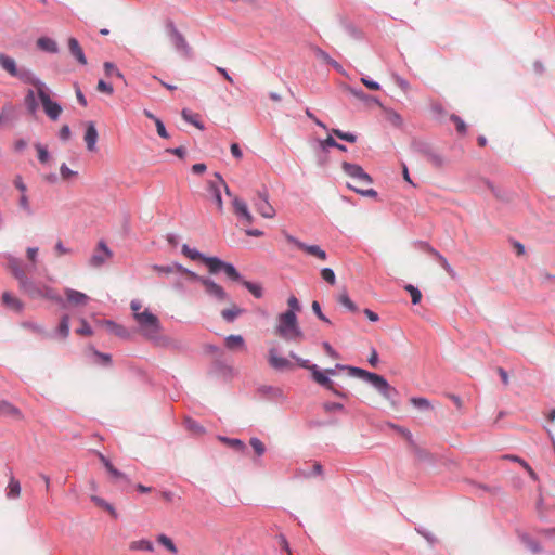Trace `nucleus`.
<instances>
[{
	"label": "nucleus",
	"instance_id": "f257e3e1",
	"mask_svg": "<svg viewBox=\"0 0 555 555\" xmlns=\"http://www.w3.org/2000/svg\"><path fill=\"white\" fill-rule=\"evenodd\" d=\"M130 308L133 311V319L138 325V332L147 340L157 346H167L169 340L160 335L162 324L159 319L147 308L142 310L138 300H132Z\"/></svg>",
	"mask_w": 555,
	"mask_h": 555
},
{
	"label": "nucleus",
	"instance_id": "f03ea898",
	"mask_svg": "<svg viewBox=\"0 0 555 555\" xmlns=\"http://www.w3.org/2000/svg\"><path fill=\"white\" fill-rule=\"evenodd\" d=\"M182 254L191 260H201L205 263L211 274L223 271L225 275L232 281H240L241 274L231 263L224 262L217 257H207L198 250L191 248L189 245L183 244L181 248Z\"/></svg>",
	"mask_w": 555,
	"mask_h": 555
},
{
	"label": "nucleus",
	"instance_id": "7ed1b4c3",
	"mask_svg": "<svg viewBox=\"0 0 555 555\" xmlns=\"http://www.w3.org/2000/svg\"><path fill=\"white\" fill-rule=\"evenodd\" d=\"M274 333L287 341L300 343L304 339V333L299 327L297 315L293 311H285L279 314Z\"/></svg>",
	"mask_w": 555,
	"mask_h": 555
},
{
	"label": "nucleus",
	"instance_id": "20e7f679",
	"mask_svg": "<svg viewBox=\"0 0 555 555\" xmlns=\"http://www.w3.org/2000/svg\"><path fill=\"white\" fill-rule=\"evenodd\" d=\"M344 172L354 180V184H348V188L354 192L367 196L375 197L377 192L373 189H365L372 183V178L363 170V168L357 164L344 162L341 164Z\"/></svg>",
	"mask_w": 555,
	"mask_h": 555
},
{
	"label": "nucleus",
	"instance_id": "39448f33",
	"mask_svg": "<svg viewBox=\"0 0 555 555\" xmlns=\"http://www.w3.org/2000/svg\"><path fill=\"white\" fill-rule=\"evenodd\" d=\"M337 367L341 370H347L350 375L363 378L366 382L371 383L386 400H392L393 397L397 396L398 393L396 388L390 386L389 383L382 375L349 365H337Z\"/></svg>",
	"mask_w": 555,
	"mask_h": 555
},
{
	"label": "nucleus",
	"instance_id": "423d86ee",
	"mask_svg": "<svg viewBox=\"0 0 555 555\" xmlns=\"http://www.w3.org/2000/svg\"><path fill=\"white\" fill-rule=\"evenodd\" d=\"M20 288L33 299L47 298L49 300L62 304V297L51 287L47 285H37L29 279L24 281Z\"/></svg>",
	"mask_w": 555,
	"mask_h": 555
},
{
	"label": "nucleus",
	"instance_id": "0eeeda50",
	"mask_svg": "<svg viewBox=\"0 0 555 555\" xmlns=\"http://www.w3.org/2000/svg\"><path fill=\"white\" fill-rule=\"evenodd\" d=\"M33 85L37 89L38 98L41 101L46 114L52 120H56L62 113V107L50 99L49 94L46 92V86L41 81L35 80Z\"/></svg>",
	"mask_w": 555,
	"mask_h": 555
},
{
	"label": "nucleus",
	"instance_id": "6e6552de",
	"mask_svg": "<svg viewBox=\"0 0 555 555\" xmlns=\"http://www.w3.org/2000/svg\"><path fill=\"white\" fill-rule=\"evenodd\" d=\"M291 357L296 360L300 367L309 370L312 373L313 379L318 384H320L321 386L325 387L328 390H332L334 393L340 396L338 391L334 390L333 382L323 372L319 371L315 364H310L308 360L301 359L294 353H291Z\"/></svg>",
	"mask_w": 555,
	"mask_h": 555
},
{
	"label": "nucleus",
	"instance_id": "1a4fd4ad",
	"mask_svg": "<svg viewBox=\"0 0 555 555\" xmlns=\"http://www.w3.org/2000/svg\"><path fill=\"white\" fill-rule=\"evenodd\" d=\"M166 34L172 43L173 48L183 56L190 55V47L184 36L178 30L172 21H167L165 24Z\"/></svg>",
	"mask_w": 555,
	"mask_h": 555
},
{
	"label": "nucleus",
	"instance_id": "9d476101",
	"mask_svg": "<svg viewBox=\"0 0 555 555\" xmlns=\"http://www.w3.org/2000/svg\"><path fill=\"white\" fill-rule=\"evenodd\" d=\"M0 67L12 77H16L25 82L33 83L34 81L27 70L18 69L16 61L4 53H0Z\"/></svg>",
	"mask_w": 555,
	"mask_h": 555
},
{
	"label": "nucleus",
	"instance_id": "9b49d317",
	"mask_svg": "<svg viewBox=\"0 0 555 555\" xmlns=\"http://www.w3.org/2000/svg\"><path fill=\"white\" fill-rule=\"evenodd\" d=\"M285 238H286V241L288 243L294 244L296 247H298L299 249H301L306 254H308V255H310L312 257H315V258H318V259H320L322 261L326 260V253L320 246H318V245H307V244L298 241L297 238H295L294 236H292L289 234H286Z\"/></svg>",
	"mask_w": 555,
	"mask_h": 555
},
{
	"label": "nucleus",
	"instance_id": "f8f14e48",
	"mask_svg": "<svg viewBox=\"0 0 555 555\" xmlns=\"http://www.w3.org/2000/svg\"><path fill=\"white\" fill-rule=\"evenodd\" d=\"M223 186L227 194L230 195L229 188L225 183V181L222 179V177L219 173H215V180H210L208 182V191L212 194L215 198V203L219 210H222L223 203L221 198V192L220 188Z\"/></svg>",
	"mask_w": 555,
	"mask_h": 555
},
{
	"label": "nucleus",
	"instance_id": "ddd939ff",
	"mask_svg": "<svg viewBox=\"0 0 555 555\" xmlns=\"http://www.w3.org/2000/svg\"><path fill=\"white\" fill-rule=\"evenodd\" d=\"M254 207L263 218L272 219L275 216V209L269 203L266 193H258L257 198L254 199Z\"/></svg>",
	"mask_w": 555,
	"mask_h": 555
},
{
	"label": "nucleus",
	"instance_id": "4468645a",
	"mask_svg": "<svg viewBox=\"0 0 555 555\" xmlns=\"http://www.w3.org/2000/svg\"><path fill=\"white\" fill-rule=\"evenodd\" d=\"M113 256L111 249L104 242H99L93 255L90 258V266L99 268L104 264Z\"/></svg>",
	"mask_w": 555,
	"mask_h": 555
},
{
	"label": "nucleus",
	"instance_id": "2eb2a0df",
	"mask_svg": "<svg viewBox=\"0 0 555 555\" xmlns=\"http://www.w3.org/2000/svg\"><path fill=\"white\" fill-rule=\"evenodd\" d=\"M268 361L271 367L279 371L284 370H293L294 365L293 363L284 358L279 356L278 350L275 348H271L269 350Z\"/></svg>",
	"mask_w": 555,
	"mask_h": 555
},
{
	"label": "nucleus",
	"instance_id": "dca6fc26",
	"mask_svg": "<svg viewBox=\"0 0 555 555\" xmlns=\"http://www.w3.org/2000/svg\"><path fill=\"white\" fill-rule=\"evenodd\" d=\"M202 285L205 288V292L209 295L215 297L219 301H227L228 300V294L223 289L222 286L215 283L212 280H202Z\"/></svg>",
	"mask_w": 555,
	"mask_h": 555
},
{
	"label": "nucleus",
	"instance_id": "f3484780",
	"mask_svg": "<svg viewBox=\"0 0 555 555\" xmlns=\"http://www.w3.org/2000/svg\"><path fill=\"white\" fill-rule=\"evenodd\" d=\"M232 204L234 214L241 220H243L245 224H251L254 221V217L250 214L247 204L244 201L240 199L238 197H234Z\"/></svg>",
	"mask_w": 555,
	"mask_h": 555
},
{
	"label": "nucleus",
	"instance_id": "a211bd4d",
	"mask_svg": "<svg viewBox=\"0 0 555 555\" xmlns=\"http://www.w3.org/2000/svg\"><path fill=\"white\" fill-rule=\"evenodd\" d=\"M98 138H99V134H98L94 122L93 121L87 122L83 140L86 142V146L89 152L96 151Z\"/></svg>",
	"mask_w": 555,
	"mask_h": 555
},
{
	"label": "nucleus",
	"instance_id": "6ab92c4d",
	"mask_svg": "<svg viewBox=\"0 0 555 555\" xmlns=\"http://www.w3.org/2000/svg\"><path fill=\"white\" fill-rule=\"evenodd\" d=\"M65 296L67 301L73 306H86L89 301V297L78 291L66 288L65 289Z\"/></svg>",
	"mask_w": 555,
	"mask_h": 555
},
{
	"label": "nucleus",
	"instance_id": "aec40b11",
	"mask_svg": "<svg viewBox=\"0 0 555 555\" xmlns=\"http://www.w3.org/2000/svg\"><path fill=\"white\" fill-rule=\"evenodd\" d=\"M8 268L10 269L12 274L15 276V279L18 281L20 285L28 279L26 275V271L22 267V263L18 259L10 258Z\"/></svg>",
	"mask_w": 555,
	"mask_h": 555
},
{
	"label": "nucleus",
	"instance_id": "412c9836",
	"mask_svg": "<svg viewBox=\"0 0 555 555\" xmlns=\"http://www.w3.org/2000/svg\"><path fill=\"white\" fill-rule=\"evenodd\" d=\"M68 49L70 54L77 60L79 64H87V59L85 56L83 50L76 38L70 37L68 39Z\"/></svg>",
	"mask_w": 555,
	"mask_h": 555
},
{
	"label": "nucleus",
	"instance_id": "4be33fe9",
	"mask_svg": "<svg viewBox=\"0 0 555 555\" xmlns=\"http://www.w3.org/2000/svg\"><path fill=\"white\" fill-rule=\"evenodd\" d=\"M98 457L101 463L105 466L106 470L114 480H126L127 477L124 473L114 467V465L106 459L102 453L98 452Z\"/></svg>",
	"mask_w": 555,
	"mask_h": 555
},
{
	"label": "nucleus",
	"instance_id": "5701e85b",
	"mask_svg": "<svg viewBox=\"0 0 555 555\" xmlns=\"http://www.w3.org/2000/svg\"><path fill=\"white\" fill-rule=\"evenodd\" d=\"M21 491L22 488L20 481L13 475H11L9 477V483L7 487V499L17 500L21 496Z\"/></svg>",
	"mask_w": 555,
	"mask_h": 555
},
{
	"label": "nucleus",
	"instance_id": "b1692460",
	"mask_svg": "<svg viewBox=\"0 0 555 555\" xmlns=\"http://www.w3.org/2000/svg\"><path fill=\"white\" fill-rule=\"evenodd\" d=\"M1 415L10 416L15 420L23 418L22 412L16 406L12 405L11 403H9L7 401L0 402V416Z\"/></svg>",
	"mask_w": 555,
	"mask_h": 555
},
{
	"label": "nucleus",
	"instance_id": "393cba45",
	"mask_svg": "<svg viewBox=\"0 0 555 555\" xmlns=\"http://www.w3.org/2000/svg\"><path fill=\"white\" fill-rule=\"evenodd\" d=\"M37 46L39 49L50 53H56L59 51L56 41L49 37H40L37 40Z\"/></svg>",
	"mask_w": 555,
	"mask_h": 555
},
{
	"label": "nucleus",
	"instance_id": "a878e982",
	"mask_svg": "<svg viewBox=\"0 0 555 555\" xmlns=\"http://www.w3.org/2000/svg\"><path fill=\"white\" fill-rule=\"evenodd\" d=\"M384 111L385 119L392 125L393 127H401L403 125V119L399 113L391 108L382 107Z\"/></svg>",
	"mask_w": 555,
	"mask_h": 555
},
{
	"label": "nucleus",
	"instance_id": "bb28decb",
	"mask_svg": "<svg viewBox=\"0 0 555 555\" xmlns=\"http://www.w3.org/2000/svg\"><path fill=\"white\" fill-rule=\"evenodd\" d=\"M3 304L11 310L20 311L23 307L21 300L9 292L2 294Z\"/></svg>",
	"mask_w": 555,
	"mask_h": 555
},
{
	"label": "nucleus",
	"instance_id": "cd10ccee",
	"mask_svg": "<svg viewBox=\"0 0 555 555\" xmlns=\"http://www.w3.org/2000/svg\"><path fill=\"white\" fill-rule=\"evenodd\" d=\"M346 90L351 94L353 95L354 98H357L358 100L360 101H363V102H373L375 103L376 105H378L379 107H383L382 103L379 102L378 99L374 98V96H370L367 94H365L363 91L361 90H357L354 88H351V87H347Z\"/></svg>",
	"mask_w": 555,
	"mask_h": 555
},
{
	"label": "nucleus",
	"instance_id": "c85d7f7f",
	"mask_svg": "<svg viewBox=\"0 0 555 555\" xmlns=\"http://www.w3.org/2000/svg\"><path fill=\"white\" fill-rule=\"evenodd\" d=\"M130 551H145V552H153L154 545L150 540L141 539L130 542L129 544Z\"/></svg>",
	"mask_w": 555,
	"mask_h": 555
},
{
	"label": "nucleus",
	"instance_id": "c756f323",
	"mask_svg": "<svg viewBox=\"0 0 555 555\" xmlns=\"http://www.w3.org/2000/svg\"><path fill=\"white\" fill-rule=\"evenodd\" d=\"M428 253H430L431 255H434L437 260L439 261V263L441 264V267L447 271V273L451 276V278H454L455 276V271L453 270V268L450 266V263L448 262V260L446 259V257H443L438 250L434 249L433 247H428Z\"/></svg>",
	"mask_w": 555,
	"mask_h": 555
},
{
	"label": "nucleus",
	"instance_id": "7c9ffc66",
	"mask_svg": "<svg viewBox=\"0 0 555 555\" xmlns=\"http://www.w3.org/2000/svg\"><path fill=\"white\" fill-rule=\"evenodd\" d=\"M225 346L230 350L243 349L245 341L241 335H230L225 338Z\"/></svg>",
	"mask_w": 555,
	"mask_h": 555
},
{
	"label": "nucleus",
	"instance_id": "2f4dec72",
	"mask_svg": "<svg viewBox=\"0 0 555 555\" xmlns=\"http://www.w3.org/2000/svg\"><path fill=\"white\" fill-rule=\"evenodd\" d=\"M152 269L155 272H157L158 274L169 275V274L176 273V272L180 273V270H182V266L179 264V263H172L170 266H157V264H154L152 267Z\"/></svg>",
	"mask_w": 555,
	"mask_h": 555
},
{
	"label": "nucleus",
	"instance_id": "473e14b6",
	"mask_svg": "<svg viewBox=\"0 0 555 555\" xmlns=\"http://www.w3.org/2000/svg\"><path fill=\"white\" fill-rule=\"evenodd\" d=\"M181 116H182V118H183L185 121H188V122H190V124L194 125L196 128H198V129H201V130H203V129H204L203 124L198 120V115H197V114H192L189 109H185V108H184V109H182V112H181Z\"/></svg>",
	"mask_w": 555,
	"mask_h": 555
},
{
	"label": "nucleus",
	"instance_id": "72a5a7b5",
	"mask_svg": "<svg viewBox=\"0 0 555 555\" xmlns=\"http://www.w3.org/2000/svg\"><path fill=\"white\" fill-rule=\"evenodd\" d=\"M57 334L62 339H65L69 335V317L63 315L56 330Z\"/></svg>",
	"mask_w": 555,
	"mask_h": 555
},
{
	"label": "nucleus",
	"instance_id": "f704fd0d",
	"mask_svg": "<svg viewBox=\"0 0 555 555\" xmlns=\"http://www.w3.org/2000/svg\"><path fill=\"white\" fill-rule=\"evenodd\" d=\"M91 500L96 506L107 511L113 517H115V518L117 517V513H116L115 508L109 503H107L105 500H103L102 498L96 496V495H92Z\"/></svg>",
	"mask_w": 555,
	"mask_h": 555
},
{
	"label": "nucleus",
	"instance_id": "c9c22d12",
	"mask_svg": "<svg viewBox=\"0 0 555 555\" xmlns=\"http://www.w3.org/2000/svg\"><path fill=\"white\" fill-rule=\"evenodd\" d=\"M13 109L11 106H4L0 112V129L7 127L12 119Z\"/></svg>",
	"mask_w": 555,
	"mask_h": 555
},
{
	"label": "nucleus",
	"instance_id": "e433bc0d",
	"mask_svg": "<svg viewBox=\"0 0 555 555\" xmlns=\"http://www.w3.org/2000/svg\"><path fill=\"white\" fill-rule=\"evenodd\" d=\"M505 459L507 460H511L513 462H521V466L528 472L529 476L533 479V480H537L538 479V476L535 474V472L531 468V466L525 461L522 460L521 457L517 456V455H506Z\"/></svg>",
	"mask_w": 555,
	"mask_h": 555
},
{
	"label": "nucleus",
	"instance_id": "4c0bfd02",
	"mask_svg": "<svg viewBox=\"0 0 555 555\" xmlns=\"http://www.w3.org/2000/svg\"><path fill=\"white\" fill-rule=\"evenodd\" d=\"M410 403L420 409V410H430L433 409V404L430 403V401L426 398H416V397H413L410 399Z\"/></svg>",
	"mask_w": 555,
	"mask_h": 555
},
{
	"label": "nucleus",
	"instance_id": "58836bf2",
	"mask_svg": "<svg viewBox=\"0 0 555 555\" xmlns=\"http://www.w3.org/2000/svg\"><path fill=\"white\" fill-rule=\"evenodd\" d=\"M157 542L159 544H162L163 546H165L170 553L172 554H177L178 550L175 545V543L172 542V540L170 538H168L167 535L165 534H159L157 537Z\"/></svg>",
	"mask_w": 555,
	"mask_h": 555
},
{
	"label": "nucleus",
	"instance_id": "ea45409f",
	"mask_svg": "<svg viewBox=\"0 0 555 555\" xmlns=\"http://www.w3.org/2000/svg\"><path fill=\"white\" fill-rule=\"evenodd\" d=\"M338 302L352 312H356L358 310L357 306L350 299V297L348 296V294L346 292L339 294Z\"/></svg>",
	"mask_w": 555,
	"mask_h": 555
},
{
	"label": "nucleus",
	"instance_id": "a19ab883",
	"mask_svg": "<svg viewBox=\"0 0 555 555\" xmlns=\"http://www.w3.org/2000/svg\"><path fill=\"white\" fill-rule=\"evenodd\" d=\"M220 440L237 451L243 452L246 449L245 443L240 439H231V438L220 437Z\"/></svg>",
	"mask_w": 555,
	"mask_h": 555
},
{
	"label": "nucleus",
	"instance_id": "79ce46f5",
	"mask_svg": "<svg viewBox=\"0 0 555 555\" xmlns=\"http://www.w3.org/2000/svg\"><path fill=\"white\" fill-rule=\"evenodd\" d=\"M241 313H242V310L240 308H237L236 306H233L230 309L222 310L221 315L225 321L232 322Z\"/></svg>",
	"mask_w": 555,
	"mask_h": 555
},
{
	"label": "nucleus",
	"instance_id": "37998d69",
	"mask_svg": "<svg viewBox=\"0 0 555 555\" xmlns=\"http://www.w3.org/2000/svg\"><path fill=\"white\" fill-rule=\"evenodd\" d=\"M103 66H104L106 76H108V77L115 76L119 79H124V75L120 73V70L116 67L115 64H113L111 62H105Z\"/></svg>",
	"mask_w": 555,
	"mask_h": 555
},
{
	"label": "nucleus",
	"instance_id": "c03bdc74",
	"mask_svg": "<svg viewBox=\"0 0 555 555\" xmlns=\"http://www.w3.org/2000/svg\"><path fill=\"white\" fill-rule=\"evenodd\" d=\"M243 285L256 297V298H261L262 295H263V292H262V287L258 284H255V283H251V282H248V281H243Z\"/></svg>",
	"mask_w": 555,
	"mask_h": 555
},
{
	"label": "nucleus",
	"instance_id": "a18cd8bd",
	"mask_svg": "<svg viewBox=\"0 0 555 555\" xmlns=\"http://www.w3.org/2000/svg\"><path fill=\"white\" fill-rule=\"evenodd\" d=\"M60 173H61V178L64 180V181H69L74 178L77 177V171H74L72 169L68 168V166L66 164H62L61 167H60Z\"/></svg>",
	"mask_w": 555,
	"mask_h": 555
},
{
	"label": "nucleus",
	"instance_id": "49530a36",
	"mask_svg": "<svg viewBox=\"0 0 555 555\" xmlns=\"http://www.w3.org/2000/svg\"><path fill=\"white\" fill-rule=\"evenodd\" d=\"M18 206L27 215H31L33 214L30 202H29V197L27 196V193L20 195Z\"/></svg>",
	"mask_w": 555,
	"mask_h": 555
},
{
	"label": "nucleus",
	"instance_id": "de8ad7c7",
	"mask_svg": "<svg viewBox=\"0 0 555 555\" xmlns=\"http://www.w3.org/2000/svg\"><path fill=\"white\" fill-rule=\"evenodd\" d=\"M331 132L339 138L340 140H345L350 143H354L357 141V137L349 132H344L340 129H332Z\"/></svg>",
	"mask_w": 555,
	"mask_h": 555
},
{
	"label": "nucleus",
	"instance_id": "09e8293b",
	"mask_svg": "<svg viewBox=\"0 0 555 555\" xmlns=\"http://www.w3.org/2000/svg\"><path fill=\"white\" fill-rule=\"evenodd\" d=\"M405 291L410 293L411 295V298H412V302L414 305H417L421 299H422V293L418 288H416L415 286L411 285V284H408L404 286Z\"/></svg>",
	"mask_w": 555,
	"mask_h": 555
},
{
	"label": "nucleus",
	"instance_id": "8fccbe9b",
	"mask_svg": "<svg viewBox=\"0 0 555 555\" xmlns=\"http://www.w3.org/2000/svg\"><path fill=\"white\" fill-rule=\"evenodd\" d=\"M184 423H185V427L188 430H190L196 435H202L204 433L203 426H201L194 420L186 418Z\"/></svg>",
	"mask_w": 555,
	"mask_h": 555
},
{
	"label": "nucleus",
	"instance_id": "3c124183",
	"mask_svg": "<svg viewBox=\"0 0 555 555\" xmlns=\"http://www.w3.org/2000/svg\"><path fill=\"white\" fill-rule=\"evenodd\" d=\"M35 147L37 150L38 159L40 160V163H42V164L48 163L49 158H50L48 150L40 143L35 144Z\"/></svg>",
	"mask_w": 555,
	"mask_h": 555
},
{
	"label": "nucleus",
	"instance_id": "603ef678",
	"mask_svg": "<svg viewBox=\"0 0 555 555\" xmlns=\"http://www.w3.org/2000/svg\"><path fill=\"white\" fill-rule=\"evenodd\" d=\"M321 276L324 281H326L328 284L334 285L336 283V276L332 269L324 268L321 270Z\"/></svg>",
	"mask_w": 555,
	"mask_h": 555
},
{
	"label": "nucleus",
	"instance_id": "864d4df0",
	"mask_svg": "<svg viewBox=\"0 0 555 555\" xmlns=\"http://www.w3.org/2000/svg\"><path fill=\"white\" fill-rule=\"evenodd\" d=\"M250 446L253 447V449L257 453V455H262L266 451V447H264L263 442L256 437L250 439Z\"/></svg>",
	"mask_w": 555,
	"mask_h": 555
},
{
	"label": "nucleus",
	"instance_id": "5fc2aeb1",
	"mask_svg": "<svg viewBox=\"0 0 555 555\" xmlns=\"http://www.w3.org/2000/svg\"><path fill=\"white\" fill-rule=\"evenodd\" d=\"M428 162L436 168H441L444 165L443 157L435 153L428 155Z\"/></svg>",
	"mask_w": 555,
	"mask_h": 555
},
{
	"label": "nucleus",
	"instance_id": "6e6d98bb",
	"mask_svg": "<svg viewBox=\"0 0 555 555\" xmlns=\"http://www.w3.org/2000/svg\"><path fill=\"white\" fill-rule=\"evenodd\" d=\"M450 119L454 122L459 133L463 134L466 132V125L457 115H451Z\"/></svg>",
	"mask_w": 555,
	"mask_h": 555
},
{
	"label": "nucleus",
	"instance_id": "4d7b16f0",
	"mask_svg": "<svg viewBox=\"0 0 555 555\" xmlns=\"http://www.w3.org/2000/svg\"><path fill=\"white\" fill-rule=\"evenodd\" d=\"M323 409L326 413H334L341 411L344 409V405L337 402H325L323 404Z\"/></svg>",
	"mask_w": 555,
	"mask_h": 555
},
{
	"label": "nucleus",
	"instance_id": "13d9d810",
	"mask_svg": "<svg viewBox=\"0 0 555 555\" xmlns=\"http://www.w3.org/2000/svg\"><path fill=\"white\" fill-rule=\"evenodd\" d=\"M312 311L315 313V315L325 323H331V321L323 314L321 310V306L318 301H313L311 305Z\"/></svg>",
	"mask_w": 555,
	"mask_h": 555
},
{
	"label": "nucleus",
	"instance_id": "bf43d9fd",
	"mask_svg": "<svg viewBox=\"0 0 555 555\" xmlns=\"http://www.w3.org/2000/svg\"><path fill=\"white\" fill-rule=\"evenodd\" d=\"M180 273L181 274H184L189 280L191 281H197L202 284V280H207V278H203V276H199L198 274H196L195 272L193 271H190L185 268L182 267V270H180Z\"/></svg>",
	"mask_w": 555,
	"mask_h": 555
},
{
	"label": "nucleus",
	"instance_id": "052dcab7",
	"mask_svg": "<svg viewBox=\"0 0 555 555\" xmlns=\"http://www.w3.org/2000/svg\"><path fill=\"white\" fill-rule=\"evenodd\" d=\"M154 122H155L158 135L164 139H168L169 134H168L163 121L159 118H154Z\"/></svg>",
	"mask_w": 555,
	"mask_h": 555
},
{
	"label": "nucleus",
	"instance_id": "680f3d73",
	"mask_svg": "<svg viewBox=\"0 0 555 555\" xmlns=\"http://www.w3.org/2000/svg\"><path fill=\"white\" fill-rule=\"evenodd\" d=\"M13 184L21 192V194L27 193V186L21 176H16L14 178Z\"/></svg>",
	"mask_w": 555,
	"mask_h": 555
},
{
	"label": "nucleus",
	"instance_id": "e2e57ef3",
	"mask_svg": "<svg viewBox=\"0 0 555 555\" xmlns=\"http://www.w3.org/2000/svg\"><path fill=\"white\" fill-rule=\"evenodd\" d=\"M361 82L370 90H373V91H377L380 89V86L379 83H377L376 81H373L371 80L370 78L367 77H362L361 78Z\"/></svg>",
	"mask_w": 555,
	"mask_h": 555
},
{
	"label": "nucleus",
	"instance_id": "0e129e2a",
	"mask_svg": "<svg viewBox=\"0 0 555 555\" xmlns=\"http://www.w3.org/2000/svg\"><path fill=\"white\" fill-rule=\"evenodd\" d=\"M287 305L289 307V309L287 311H293L294 313H296V311L300 310L299 301H298V299L294 295H292L288 298Z\"/></svg>",
	"mask_w": 555,
	"mask_h": 555
},
{
	"label": "nucleus",
	"instance_id": "69168bd1",
	"mask_svg": "<svg viewBox=\"0 0 555 555\" xmlns=\"http://www.w3.org/2000/svg\"><path fill=\"white\" fill-rule=\"evenodd\" d=\"M76 333L78 335L90 336L92 334V330H91L90 325L85 320H81V326L76 330Z\"/></svg>",
	"mask_w": 555,
	"mask_h": 555
},
{
	"label": "nucleus",
	"instance_id": "338daca9",
	"mask_svg": "<svg viewBox=\"0 0 555 555\" xmlns=\"http://www.w3.org/2000/svg\"><path fill=\"white\" fill-rule=\"evenodd\" d=\"M98 91L112 94L113 93V87L109 83H106L104 80H99L96 86Z\"/></svg>",
	"mask_w": 555,
	"mask_h": 555
},
{
	"label": "nucleus",
	"instance_id": "774afa93",
	"mask_svg": "<svg viewBox=\"0 0 555 555\" xmlns=\"http://www.w3.org/2000/svg\"><path fill=\"white\" fill-rule=\"evenodd\" d=\"M54 250H55V254L57 257H61L63 255L70 253V250L68 248H66L61 241L56 242Z\"/></svg>",
	"mask_w": 555,
	"mask_h": 555
}]
</instances>
